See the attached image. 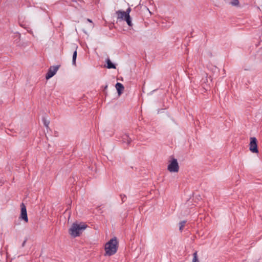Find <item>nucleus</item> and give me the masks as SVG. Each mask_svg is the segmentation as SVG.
Masks as SVG:
<instances>
[{
	"label": "nucleus",
	"instance_id": "f8f14e48",
	"mask_svg": "<svg viewBox=\"0 0 262 262\" xmlns=\"http://www.w3.org/2000/svg\"><path fill=\"white\" fill-rule=\"evenodd\" d=\"M230 4L233 6L238 7L239 6V2L238 0H231Z\"/></svg>",
	"mask_w": 262,
	"mask_h": 262
},
{
	"label": "nucleus",
	"instance_id": "39448f33",
	"mask_svg": "<svg viewBox=\"0 0 262 262\" xmlns=\"http://www.w3.org/2000/svg\"><path fill=\"white\" fill-rule=\"evenodd\" d=\"M249 150L253 153H257L258 152L257 140L255 137H252L250 138Z\"/></svg>",
	"mask_w": 262,
	"mask_h": 262
},
{
	"label": "nucleus",
	"instance_id": "4468645a",
	"mask_svg": "<svg viewBox=\"0 0 262 262\" xmlns=\"http://www.w3.org/2000/svg\"><path fill=\"white\" fill-rule=\"evenodd\" d=\"M185 223H186L185 221H182L179 223L180 230L182 231L183 230V228L184 227V226L185 225Z\"/></svg>",
	"mask_w": 262,
	"mask_h": 262
},
{
	"label": "nucleus",
	"instance_id": "9d476101",
	"mask_svg": "<svg viewBox=\"0 0 262 262\" xmlns=\"http://www.w3.org/2000/svg\"><path fill=\"white\" fill-rule=\"evenodd\" d=\"M191 262H200L199 258L198 255V253L196 251L194 252L192 254V259Z\"/></svg>",
	"mask_w": 262,
	"mask_h": 262
},
{
	"label": "nucleus",
	"instance_id": "dca6fc26",
	"mask_svg": "<svg viewBox=\"0 0 262 262\" xmlns=\"http://www.w3.org/2000/svg\"><path fill=\"white\" fill-rule=\"evenodd\" d=\"M49 121H45V122H44V124H45V125L46 127H48V125H49Z\"/></svg>",
	"mask_w": 262,
	"mask_h": 262
},
{
	"label": "nucleus",
	"instance_id": "f3484780",
	"mask_svg": "<svg viewBox=\"0 0 262 262\" xmlns=\"http://www.w3.org/2000/svg\"><path fill=\"white\" fill-rule=\"evenodd\" d=\"M2 185V183L0 182V186Z\"/></svg>",
	"mask_w": 262,
	"mask_h": 262
},
{
	"label": "nucleus",
	"instance_id": "9b49d317",
	"mask_svg": "<svg viewBox=\"0 0 262 262\" xmlns=\"http://www.w3.org/2000/svg\"><path fill=\"white\" fill-rule=\"evenodd\" d=\"M106 67L108 69H116L115 66L111 62L109 59L106 60Z\"/></svg>",
	"mask_w": 262,
	"mask_h": 262
},
{
	"label": "nucleus",
	"instance_id": "f03ea898",
	"mask_svg": "<svg viewBox=\"0 0 262 262\" xmlns=\"http://www.w3.org/2000/svg\"><path fill=\"white\" fill-rule=\"evenodd\" d=\"M87 227L88 225L84 223H74L69 229V233L71 236L74 237L79 236Z\"/></svg>",
	"mask_w": 262,
	"mask_h": 262
},
{
	"label": "nucleus",
	"instance_id": "6e6552de",
	"mask_svg": "<svg viewBox=\"0 0 262 262\" xmlns=\"http://www.w3.org/2000/svg\"><path fill=\"white\" fill-rule=\"evenodd\" d=\"M115 88L117 91L118 95L120 96L124 89V86L121 83L118 82L116 83Z\"/></svg>",
	"mask_w": 262,
	"mask_h": 262
},
{
	"label": "nucleus",
	"instance_id": "1a4fd4ad",
	"mask_svg": "<svg viewBox=\"0 0 262 262\" xmlns=\"http://www.w3.org/2000/svg\"><path fill=\"white\" fill-rule=\"evenodd\" d=\"M122 141L123 142L126 143L127 144H129L132 141V139L128 136V135L125 134L123 136Z\"/></svg>",
	"mask_w": 262,
	"mask_h": 262
},
{
	"label": "nucleus",
	"instance_id": "f257e3e1",
	"mask_svg": "<svg viewBox=\"0 0 262 262\" xmlns=\"http://www.w3.org/2000/svg\"><path fill=\"white\" fill-rule=\"evenodd\" d=\"M119 246V241L117 237L113 236L108 239L104 245V255L105 256H111L115 255L118 251Z\"/></svg>",
	"mask_w": 262,
	"mask_h": 262
},
{
	"label": "nucleus",
	"instance_id": "423d86ee",
	"mask_svg": "<svg viewBox=\"0 0 262 262\" xmlns=\"http://www.w3.org/2000/svg\"><path fill=\"white\" fill-rule=\"evenodd\" d=\"M59 69V66H52L48 70V73L46 74V79H49L53 76H54L56 73H57L58 70Z\"/></svg>",
	"mask_w": 262,
	"mask_h": 262
},
{
	"label": "nucleus",
	"instance_id": "7ed1b4c3",
	"mask_svg": "<svg viewBox=\"0 0 262 262\" xmlns=\"http://www.w3.org/2000/svg\"><path fill=\"white\" fill-rule=\"evenodd\" d=\"M167 169L170 173H178L179 171L180 167L177 160L174 158L170 159L168 161Z\"/></svg>",
	"mask_w": 262,
	"mask_h": 262
},
{
	"label": "nucleus",
	"instance_id": "20e7f679",
	"mask_svg": "<svg viewBox=\"0 0 262 262\" xmlns=\"http://www.w3.org/2000/svg\"><path fill=\"white\" fill-rule=\"evenodd\" d=\"M116 14L118 19L121 20H125L129 27L133 26L132 19L130 17V15H128V13H125V11H123L118 10L116 11Z\"/></svg>",
	"mask_w": 262,
	"mask_h": 262
},
{
	"label": "nucleus",
	"instance_id": "2eb2a0df",
	"mask_svg": "<svg viewBox=\"0 0 262 262\" xmlns=\"http://www.w3.org/2000/svg\"><path fill=\"white\" fill-rule=\"evenodd\" d=\"M131 9L130 8H128L126 11H125V13H128V15H129V13L130 12Z\"/></svg>",
	"mask_w": 262,
	"mask_h": 262
},
{
	"label": "nucleus",
	"instance_id": "0eeeda50",
	"mask_svg": "<svg viewBox=\"0 0 262 262\" xmlns=\"http://www.w3.org/2000/svg\"><path fill=\"white\" fill-rule=\"evenodd\" d=\"M20 217L21 220H24L26 223H27L28 222L26 207L24 204H22L21 205V213Z\"/></svg>",
	"mask_w": 262,
	"mask_h": 262
},
{
	"label": "nucleus",
	"instance_id": "ddd939ff",
	"mask_svg": "<svg viewBox=\"0 0 262 262\" xmlns=\"http://www.w3.org/2000/svg\"><path fill=\"white\" fill-rule=\"evenodd\" d=\"M76 58H77V51H75L74 53H73V64L74 65H75L76 64Z\"/></svg>",
	"mask_w": 262,
	"mask_h": 262
}]
</instances>
